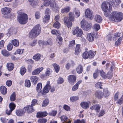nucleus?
I'll return each instance as SVG.
<instances>
[{
    "label": "nucleus",
    "instance_id": "nucleus-1",
    "mask_svg": "<svg viewBox=\"0 0 123 123\" xmlns=\"http://www.w3.org/2000/svg\"><path fill=\"white\" fill-rule=\"evenodd\" d=\"M68 16V17H66L64 18L63 21L64 25L68 28L72 27V22L74 21L75 18L74 13L72 12H69Z\"/></svg>",
    "mask_w": 123,
    "mask_h": 123
},
{
    "label": "nucleus",
    "instance_id": "nucleus-2",
    "mask_svg": "<svg viewBox=\"0 0 123 123\" xmlns=\"http://www.w3.org/2000/svg\"><path fill=\"white\" fill-rule=\"evenodd\" d=\"M41 31L40 25L39 24L36 25L29 32V36L32 38L36 37L40 34Z\"/></svg>",
    "mask_w": 123,
    "mask_h": 123
},
{
    "label": "nucleus",
    "instance_id": "nucleus-3",
    "mask_svg": "<svg viewBox=\"0 0 123 123\" xmlns=\"http://www.w3.org/2000/svg\"><path fill=\"white\" fill-rule=\"evenodd\" d=\"M123 18V14L121 12H114L111 13L110 19L112 21L116 22L120 21Z\"/></svg>",
    "mask_w": 123,
    "mask_h": 123
},
{
    "label": "nucleus",
    "instance_id": "nucleus-4",
    "mask_svg": "<svg viewBox=\"0 0 123 123\" xmlns=\"http://www.w3.org/2000/svg\"><path fill=\"white\" fill-rule=\"evenodd\" d=\"M17 20L21 24L24 25L26 24L28 21L27 15L22 12H19L18 14Z\"/></svg>",
    "mask_w": 123,
    "mask_h": 123
},
{
    "label": "nucleus",
    "instance_id": "nucleus-5",
    "mask_svg": "<svg viewBox=\"0 0 123 123\" xmlns=\"http://www.w3.org/2000/svg\"><path fill=\"white\" fill-rule=\"evenodd\" d=\"M43 4L45 6H49L51 9H54L58 8L56 2L53 0H42Z\"/></svg>",
    "mask_w": 123,
    "mask_h": 123
},
{
    "label": "nucleus",
    "instance_id": "nucleus-6",
    "mask_svg": "<svg viewBox=\"0 0 123 123\" xmlns=\"http://www.w3.org/2000/svg\"><path fill=\"white\" fill-rule=\"evenodd\" d=\"M81 28L84 30L87 31L91 29L92 26V24L88 23L85 19H82L80 23Z\"/></svg>",
    "mask_w": 123,
    "mask_h": 123
},
{
    "label": "nucleus",
    "instance_id": "nucleus-7",
    "mask_svg": "<svg viewBox=\"0 0 123 123\" xmlns=\"http://www.w3.org/2000/svg\"><path fill=\"white\" fill-rule=\"evenodd\" d=\"M51 88V85L49 81H48L46 82V84L44 87L42 91H40L41 95L43 97L45 96L46 94L49 92Z\"/></svg>",
    "mask_w": 123,
    "mask_h": 123
},
{
    "label": "nucleus",
    "instance_id": "nucleus-8",
    "mask_svg": "<svg viewBox=\"0 0 123 123\" xmlns=\"http://www.w3.org/2000/svg\"><path fill=\"white\" fill-rule=\"evenodd\" d=\"M76 75H70L68 76L67 79L69 83L71 85H73L76 82Z\"/></svg>",
    "mask_w": 123,
    "mask_h": 123
},
{
    "label": "nucleus",
    "instance_id": "nucleus-9",
    "mask_svg": "<svg viewBox=\"0 0 123 123\" xmlns=\"http://www.w3.org/2000/svg\"><path fill=\"white\" fill-rule=\"evenodd\" d=\"M83 32L81 29H79L77 26L76 27L72 32V34L74 35L76 34L77 37H80L83 34Z\"/></svg>",
    "mask_w": 123,
    "mask_h": 123
},
{
    "label": "nucleus",
    "instance_id": "nucleus-10",
    "mask_svg": "<svg viewBox=\"0 0 123 123\" xmlns=\"http://www.w3.org/2000/svg\"><path fill=\"white\" fill-rule=\"evenodd\" d=\"M85 16L86 18H89L91 20L93 19V17L92 12L89 9H87L86 10Z\"/></svg>",
    "mask_w": 123,
    "mask_h": 123
},
{
    "label": "nucleus",
    "instance_id": "nucleus-11",
    "mask_svg": "<svg viewBox=\"0 0 123 123\" xmlns=\"http://www.w3.org/2000/svg\"><path fill=\"white\" fill-rule=\"evenodd\" d=\"M24 110L25 112L28 113H31L34 111L35 110L33 108V107L31 105H27L24 108Z\"/></svg>",
    "mask_w": 123,
    "mask_h": 123
},
{
    "label": "nucleus",
    "instance_id": "nucleus-12",
    "mask_svg": "<svg viewBox=\"0 0 123 123\" xmlns=\"http://www.w3.org/2000/svg\"><path fill=\"white\" fill-rule=\"evenodd\" d=\"M48 113L45 111L43 112H38L37 113L36 117L37 118H43L47 116Z\"/></svg>",
    "mask_w": 123,
    "mask_h": 123
},
{
    "label": "nucleus",
    "instance_id": "nucleus-13",
    "mask_svg": "<svg viewBox=\"0 0 123 123\" xmlns=\"http://www.w3.org/2000/svg\"><path fill=\"white\" fill-rule=\"evenodd\" d=\"M94 95L96 98L98 99H101L104 97V94L102 91L99 90L95 91Z\"/></svg>",
    "mask_w": 123,
    "mask_h": 123
},
{
    "label": "nucleus",
    "instance_id": "nucleus-14",
    "mask_svg": "<svg viewBox=\"0 0 123 123\" xmlns=\"http://www.w3.org/2000/svg\"><path fill=\"white\" fill-rule=\"evenodd\" d=\"M107 2L104 1L101 4V8L102 10L104 12H110L111 9H109L107 5Z\"/></svg>",
    "mask_w": 123,
    "mask_h": 123
},
{
    "label": "nucleus",
    "instance_id": "nucleus-15",
    "mask_svg": "<svg viewBox=\"0 0 123 123\" xmlns=\"http://www.w3.org/2000/svg\"><path fill=\"white\" fill-rule=\"evenodd\" d=\"M100 108L101 106L100 105L98 104L94 105L90 107L91 110H95L96 112L97 113L99 112Z\"/></svg>",
    "mask_w": 123,
    "mask_h": 123
},
{
    "label": "nucleus",
    "instance_id": "nucleus-16",
    "mask_svg": "<svg viewBox=\"0 0 123 123\" xmlns=\"http://www.w3.org/2000/svg\"><path fill=\"white\" fill-rule=\"evenodd\" d=\"M87 38L88 41L90 42L94 41L95 36V34L92 33H89L87 34Z\"/></svg>",
    "mask_w": 123,
    "mask_h": 123
},
{
    "label": "nucleus",
    "instance_id": "nucleus-17",
    "mask_svg": "<svg viewBox=\"0 0 123 123\" xmlns=\"http://www.w3.org/2000/svg\"><path fill=\"white\" fill-rule=\"evenodd\" d=\"M43 67L37 68L32 72V74L34 75L39 74L43 70Z\"/></svg>",
    "mask_w": 123,
    "mask_h": 123
},
{
    "label": "nucleus",
    "instance_id": "nucleus-18",
    "mask_svg": "<svg viewBox=\"0 0 123 123\" xmlns=\"http://www.w3.org/2000/svg\"><path fill=\"white\" fill-rule=\"evenodd\" d=\"M90 103L89 101L86 102H81L80 105L81 107L84 109H86L89 107V104Z\"/></svg>",
    "mask_w": 123,
    "mask_h": 123
},
{
    "label": "nucleus",
    "instance_id": "nucleus-19",
    "mask_svg": "<svg viewBox=\"0 0 123 123\" xmlns=\"http://www.w3.org/2000/svg\"><path fill=\"white\" fill-rule=\"evenodd\" d=\"M81 80H80L77 82L73 86L72 90L73 91H75L78 88L79 85L82 82Z\"/></svg>",
    "mask_w": 123,
    "mask_h": 123
},
{
    "label": "nucleus",
    "instance_id": "nucleus-20",
    "mask_svg": "<svg viewBox=\"0 0 123 123\" xmlns=\"http://www.w3.org/2000/svg\"><path fill=\"white\" fill-rule=\"evenodd\" d=\"M61 121H63V122L62 123H71V121L70 119H68V121L67 122L68 119L67 117L66 116L63 115L60 117Z\"/></svg>",
    "mask_w": 123,
    "mask_h": 123
},
{
    "label": "nucleus",
    "instance_id": "nucleus-21",
    "mask_svg": "<svg viewBox=\"0 0 123 123\" xmlns=\"http://www.w3.org/2000/svg\"><path fill=\"white\" fill-rule=\"evenodd\" d=\"M1 11L2 14L4 15L9 14L11 12L10 8L6 7L2 8Z\"/></svg>",
    "mask_w": 123,
    "mask_h": 123
},
{
    "label": "nucleus",
    "instance_id": "nucleus-22",
    "mask_svg": "<svg viewBox=\"0 0 123 123\" xmlns=\"http://www.w3.org/2000/svg\"><path fill=\"white\" fill-rule=\"evenodd\" d=\"M42 87V84L41 83H37L36 87V91L38 93L39 95H41V93L40 91H42L41 90Z\"/></svg>",
    "mask_w": 123,
    "mask_h": 123
},
{
    "label": "nucleus",
    "instance_id": "nucleus-23",
    "mask_svg": "<svg viewBox=\"0 0 123 123\" xmlns=\"http://www.w3.org/2000/svg\"><path fill=\"white\" fill-rule=\"evenodd\" d=\"M41 55L39 53H36L32 57L33 59L36 61H39L41 60Z\"/></svg>",
    "mask_w": 123,
    "mask_h": 123
},
{
    "label": "nucleus",
    "instance_id": "nucleus-24",
    "mask_svg": "<svg viewBox=\"0 0 123 123\" xmlns=\"http://www.w3.org/2000/svg\"><path fill=\"white\" fill-rule=\"evenodd\" d=\"M32 83L34 85H36L37 83L39 78L36 76H32L30 78Z\"/></svg>",
    "mask_w": 123,
    "mask_h": 123
},
{
    "label": "nucleus",
    "instance_id": "nucleus-25",
    "mask_svg": "<svg viewBox=\"0 0 123 123\" xmlns=\"http://www.w3.org/2000/svg\"><path fill=\"white\" fill-rule=\"evenodd\" d=\"M113 77V73L112 71H108L107 74H105L104 79H112Z\"/></svg>",
    "mask_w": 123,
    "mask_h": 123
},
{
    "label": "nucleus",
    "instance_id": "nucleus-26",
    "mask_svg": "<svg viewBox=\"0 0 123 123\" xmlns=\"http://www.w3.org/2000/svg\"><path fill=\"white\" fill-rule=\"evenodd\" d=\"M6 67L8 71H11L13 69L14 67V64L13 63H7Z\"/></svg>",
    "mask_w": 123,
    "mask_h": 123
},
{
    "label": "nucleus",
    "instance_id": "nucleus-27",
    "mask_svg": "<svg viewBox=\"0 0 123 123\" xmlns=\"http://www.w3.org/2000/svg\"><path fill=\"white\" fill-rule=\"evenodd\" d=\"M71 9L70 7L69 6H67L66 7L63 8L61 9V12L62 13H67L69 12Z\"/></svg>",
    "mask_w": 123,
    "mask_h": 123
},
{
    "label": "nucleus",
    "instance_id": "nucleus-28",
    "mask_svg": "<svg viewBox=\"0 0 123 123\" xmlns=\"http://www.w3.org/2000/svg\"><path fill=\"white\" fill-rule=\"evenodd\" d=\"M0 90L1 93L5 95L7 93V89L4 86H1L0 87Z\"/></svg>",
    "mask_w": 123,
    "mask_h": 123
},
{
    "label": "nucleus",
    "instance_id": "nucleus-29",
    "mask_svg": "<svg viewBox=\"0 0 123 123\" xmlns=\"http://www.w3.org/2000/svg\"><path fill=\"white\" fill-rule=\"evenodd\" d=\"M25 111L22 109L17 110L16 111V115L19 116H21L23 115L25 113Z\"/></svg>",
    "mask_w": 123,
    "mask_h": 123
},
{
    "label": "nucleus",
    "instance_id": "nucleus-30",
    "mask_svg": "<svg viewBox=\"0 0 123 123\" xmlns=\"http://www.w3.org/2000/svg\"><path fill=\"white\" fill-rule=\"evenodd\" d=\"M83 66L81 64H79L76 68V70L77 72L79 74L81 73L83 71Z\"/></svg>",
    "mask_w": 123,
    "mask_h": 123
},
{
    "label": "nucleus",
    "instance_id": "nucleus-31",
    "mask_svg": "<svg viewBox=\"0 0 123 123\" xmlns=\"http://www.w3.org/2000/svg\"><path fill=\"white\" fill-rule=\"evenodd\" d=\"M95 19L97 22L99 23H101L102 20V17L100 15H98L95 16Z\"/></svg>",
    "mask_w": 123,
    "mask_h": 123
},
{
    "label": "nucleus",
    "instance_id": "nucleus-32",
    "mask_svg": "<svg viewBox=\"0 0 123 123\" xmlns=\"http://www.w3.org/2000/svg\"><path fill=\"white\" fill-rule=\"evenodd\" d=\"M80 44H77L76 45L75 51L74 52V54L76 55H78L80 53Z\"/></svg>",
    "mask_w": 123,
    "mask_h": 123
},
{
    "label": "nucleus",
    "instance_id": "nucleus-33",
    "mask_svg": "<svg viewBox=\"0 0 123 123\" xmlns=\"http://www.w3.org/2000/svg\"><path fill=\"white\" fill-rule=\"evenodd\" d=\"M104 92V95L105 97L106 98H107L109 95L110 93L109 92L107 88H105L103 90Z\"/></svg>",
    "mask_w": 123,
    "mask_h": 123
},
{
    "label": "nucleus",
    "instance_id": "nucleus-34",
    "mask_svg": "<svg viewBox=\"0 0 123 123\" xmlns=\"http://www.w3.org/2000/svg\"><path fill=\"white\" fill-rule=\"evenodd\" d=\"M89 58L90 59L93 58L96 54V53L92 50L88 51Z\"/></svg>",
    "mask_w": 123,
    "mask_h": 123
},
{
    "label": "nucleus",
    "instance_id": "nucleus-35",
    "mask_svg": "<svg viewBox=\"0 0 123 123\" xmlns=\"http://www.w3.org/2000/svg\"><path fill=\"white\" fill-rule=\"evenodd\" d=\"M2 54L4 56L8 57L10 55L9 52L6 49H3L1 51Z\"/></svg>",
    "mask_w": 123,
    "mask_h": 123
},
{
    "label": "nucleus",
    "instance_id": "nucleus-36",
    "mask_svg": "<svg viewBox=\"0 0 123 123\" xmlns=\"http://www.w3.org/2000/svg\"><path fill=\"white\" fill-rule=\"evenodd\" d=\"M11 43L15 47H18L19 45V42L18 40L15 39L12 40Z\"/></svg>",
    "mask_w": 123,
    "mask_h": 123
},
{
    "label": "nucleus",
    "instance_id": "nucleus-37",
    "mask_svg": "<svg viewBox=\"0 0 123 123\" xmlns=\"http://www.w3.org/2000/svg\"><path fill=\"white\" fill-rule=\"evenodd\" d=\"M50 18V16L49 14L45 15L43 19V22L45 23L49 22Z\"/></svg>",
    "mask_w": 123,
    "mask_h": 123
},
{
    "label": "nucleus",
    "instance_id": "nucleus-38",
    "mask_svg": "<svg viewBox=\"0 0 123 123\" xmlns=\"http://www.w3.org/2000/svg\"><path fill=\"white\" fill-rule=\"evenodd\" d=\"M16 106V105H15L14 103L13 102L10 103L9 105V108L12 111L15 109Z\"/></svg>",
    "mask_w": 123,
    "mask_h": 123
},
{
    "label": "nucleus",
    "instance_id": "nucleus-39",
    "mask_svg": "<svg viewBox=\"0 0 123 123\" xmlns=\"http://www.w3.org/2000/svg\"><path fill=\"white\" fill-rule=\"evenodd\" d=\"M26 71V69L24 66L20 68V73L22 75H23Z\"/></svg>",
    "mask_w": 123,
    "mask_h": 123
},
{
    "label": "nucleus",
    "instance_id": "nucleus-40",
    "mask_svg": "<svg viewBox=\"0 0 123 123\" xmlns=\"http://www.w3.org/2000/svg\"><path fill=\"white\" fill-rule=\"evenodd\" d=\"M53 66L54 67L56 73H58L59 71L60 67L59 65L56 63L53 64Z\"/></svg>",
    "mask_w": 123,
    "mask_h": 123
},
{
    "label": "nucleus",
    "instance_id": "nucleus-41",
    "mask_svg": "<svg viewBox=\"0 0 123 123\" xmlns=\"http://www.w3.org/2000/svg\"><path fill=\"white\" fill-rule=\"evenodd\" d=\"M16 93L15 92H13L12 94L10 97V99L11 101H13L16 100Z\"/></svg>",
    "mask_w": 123,
    "mask_h": 123
},
{
    "label": "nucleus",
    "instance_id": "nucleus-42",
    "mask_svg": "<svg viewBox=\"0 0 123 123\" xmlns=\"http://www.w3.org/2000/svg\"><path fill=\"white\" fill-rule=\"evenodd\" d=\"M82 57L83 58L86 59L89 58L88 51H86L82 54Z\"/></svg>",
    "mask_w": 123,
    "mask_h": 123
},
{
    "label": "nucleus",
    "instance_id": "nucleus-43",
    "mask_svg": "<svg viewBox=\"0 0 123 123\" xmlns=\"http://www.w3.org/2000/svg\"><path fill=\"white\" fill-rule=\"evenodd\" d=\"M98 73H99L100 75L102 78H104L105 75V73L104 72V71L102 69H98Z\"/></svg>",
    "mask_w": 123,
    "mask_h": 123
},
{
    "label": "nucleus",
    "instance_id": "nucleus-44",
    "mask_svg": "<svg viewBox=\"0 0 123 123\" xmlns=\"http://www.w3.org/2000/svg\"><path fill=\"white\" fill-rule=\"evenodd\" d=\"M25 86L27 87H30L31 85L30 81L29 80H26L25 81Z\"/></svg>",
    "mask_w": 123,
    "mask_h": 123
},
{
    "label": "nucleus",
    "instance_id": "nucleus-45",
    "mask_svg": "<svg viewBox=\"0 0 123 123\" xmlns=\"http://www.w3.org/2000/svg\"><path fill=\"white\" fill-rule=\"evenodd\" d=\"M49 100L48 99H45L43 102L42 105V106L43 107H45L47 106L49 103Z\"/></svg>",
    "mask_w": 123,
    "mask_h": 123
},
{
    "label": "nucleus",
    "instance_id": "nucleus-46",
    "mask_svg": "<svg viewBox=\"0 0 123 123\" xmlns=\"http://www.w3.org/2000/svg\"><path fill=\"white\" fill-rule=\"evenodd\" d=\"M57 113L56 111L52 110L49 113V115L52 116H55Z\"/></svg>",
    "mask_w": 123,
    "mask_h": 123
},
{
    "label": "nucleus",
    "instance_id": "nucleus-47",
    "mask_svg": "<svg viewBox=\"0 0 123 123\" xmlns=\"http://www.w3.org/2000/svg\"><path fill=\"white\" fill-rule=\"evenodd\" d=\"M75 45V41L74 40H73L69 41L68 46L70 47L73 48Z\"/></svg>",
    "mask_w": 123,
    "mask_h": 123
},
{
    "label": "nucleus",
    "instance_id": "nucleus-48",
    "mask_svg": "<svg viewBox=\"0 0 123 123\" xmlns=\"http://www.w3.org/2000/svg\"><path fill=\"white\" fill-rule=\"evenodd\" d=\"M38 44L40 47H43L44 46H46L45 42L42 40H40L38 41Z\"/></svg>",
    "mask_w": 123,
    "mask_h": 123
},
{
    "label": "nucleus",
    "instance_id": "nucleus-49",
    "mask_svg": "<svg viewBox=\"0 0 123 123\" xmlns=\"http://www.w3.org/2000/svg\"><path fill=\"white\" fill-rule=\"evenodd\" d=\"M45 45H52L53 44L52 41L51 39H49L45 42Z\"/></svg>",
    "mask_w": 123,
    "mask_h": 123
},
{
    "label": "nucleus",
    "instance_id": "nucleus-50",
    "mask_svg": "<svg viewBox=\"0 0 123 123\" xmlns=\"http://www.w3.org/2000/svg\"><path fill=\"white\" fill-rule=\"evenodd\" d=\"M60 24L57 21H56L53 24V27L57 29L60 28Z\"/></svg>",
    "mask_w": 123,
    "mask_h": 123
},
{
    "label": "nucleus",
    "instance_id": "nucleus-51",
    "mask_svg": "<svg viewBox=\"0 0 123 123\" xmlns=\"http://www.w3.org/2000/svg\"><path fill=\"white\" fill-rule=\"evenodd\" d=\"M98 69L97 68L95 70L93 74V78L96 79L98 76L99 73L98 72Z\"/></svg>",
    "mask_w": 123,
    "mask_h": 123
},
{
    "label": "nucleus",
    "instance_id": "nucleus-52",
    "mask_svg": "<svg viewBox=\"0 0 123 123\" xmlns=\"http://www.w3.org/2000/svg\"><path fill=\"white\" fill-rule=\"evenodd\" d=\"M102 83L100 82H99L96 83L95 85V87L96 88H99L100 89H103V88L102 87Z\"/></svg>",
    "mask_w": 123,
    "mask_h": 123
},
{
    "label": "nucleus",
    "instance_id": "nucleus-53",
    "mask_svg": "<svg viewBox=\"0 0 123 123\" xmlns=\"http://www.w3.org/2000/svg\"><path fill=\"white\" fill-rule=\"evenodd\" d=\"M71 64L69 63H68L65 65V67L67 69L69 70L70 68L71 65L72 64L74 65V62L73 61H71Z\"/></svg>",
    "mask_w": 123,
    "mask_h": 123
},
{
    "label": "nucleus",
    "instance_id": "nucleus-54",
    "mask_svg": "<svg viewBox=\"0 0 123 123\" xmlns=\"http://www.w3.org/2000/svg\"><path fill=\"white\" fill-rule=\"evenodd\" d=\"M79 98V97L78 96H73L70 97V99L71 101L73 102L78 100Z\"/></svg>",
    "mask_w": 123,
    "mask_h": 123
},
{
    "label": "nucleus",
    "instance_id": "nucleus-55",
    "mask_svg": "<svg viewBox=\"0 0 123 123\" xmlns=\"http://www.w3.org/2000/svg\"><path fill=\"white\" fill-rule=\"evenodd\" d=\"M51 32L54 35L57 36L59 35V32L54 29L52 30Z\"/></svg>",
    "mask_w": 123,
    "mask_h": 123
},
{
    "label": "nucleus",
    "instance_id": "nucleus-56",
    "mask_svg": "<svg viewBox=\"0 0 123 123\" xmlns=\"http://www.w3.org/2000/svg\"><path fill=\"white\" fill-rule=\"evenodd\" d=\"M121 41L122 39L121 37H119L118 39L117 40L116 42L115 46L117 47L120 45L121 44Z\"/></svg>",
    "mask_w": 123,
    "mask_h": 123
},
{
    "label": "nucleus",
    "instance_id": "nucleus-57",
    "mask_svg": "<svg viewBox=\"0 0 123 123\" xmlns=\"http://www.w3.org/2000/svg\"><path fill=\"white\" fill-rule=\"evenodd\" d=\"M94 29L97 31H98L100 28V25L98 24H96L93 26Z\"/></svg>",
    "mask_w": 123,
    "mask_h": 123
},
{
    "label": "nucleus",
    "instance_id": "nucleus-58",
    "mask_svg": "<svg viewBox=\"0 0 123 123\" xmlns=\"http://www.w3.org/2000/svg\"><path fill=\"white\" fill-rule=\"evenodd\" d=\"M47 121V119L45 118L39 119L38 120V123H45Z\"/></svg>",
    "mask_w": 123,
    "mask_h": 123
},
{
    "label": "nucleus",
    "instance_id": "nucleus-59",
    "mask_svg": "<svg viewBox=\"0 0 123 123\" xmlns=\"http://www.w3.org/2000/svg\"><path fill=\"white\" fill-rule=\"evenodd\" d=\"M75 15V17L77 18L79 17L80 15V11L78 10H76L74 12Z\"/></svg>",
    "mask_w": 123,
    "mask_h": 123
},
{
    "label": "nucleus",
    "instance_id": "nucleus-60",
    "mask_svg": "<svg viewBox=\"0 0 123 123\" xmlns=\"http://www.w3.org/2000/svg\"><path fill=\"white\" fill-rule=\"evenodd\" d=\"M57 42L60 45H61L62 44V38L61 36H59L58 37V39L57 40Z\"/></svg>",
    "mask_w": 123,
    "mask_h": 123
},
{
    "label": "nucleus",
    "instance_id": "nucleus-61",
    "mask_svg": "<svg viewBox=\"0 0 123 123\" xmlns=\"http://www.w3.org/2000/svg\"><path fill=\"white\" fill-rule=\"evenodd\" d=\"M37 100L36 99H34L32 100L31 102V105L33 107L35 105L37 104Z\"/></svg>",
    "mask_w": 123,
    "mask_h": 123
},
{
    "label": "nucleus",
    "instance_id": "nucleus-62",
    "mask_svg": "<svg viewBox=\"0 0 123 123\" xmlns=\"http://www.w3.org/2000/svg\"><path fill=\"white\" fill-rule=\"evenodd\" d=\"M13 47L11 43H10L7 45V48L8 50L10 51L12 49Z\"/></svg>",
    "mask_w": 123,
    "mask_h": 123
},
{
    "label": "nucleus",
    "instance_id": "nucleus-63",
    "mask_svg": "<svg viewBox=\"0 0 123 123\" xmlns=\"http://www.w3.org/2000/svg\"><path fill=\"white\" fill-rule=\"evenodd\" d=\"M105 113V111L103 110H101L99 114L98 115V117H100L103 116Z\"/></svg>",
    "mask_w": 123,
    "mask_h": 123
},
{
    "label": "nucleus",
    "instance_id": "nucleus-64",
    "mask_svg": "<svg viewBox=\"0 0 123 123\" xmlns=\"http://www.w3.org/2000/svg\"><path fill=\"white\" fill-rule=\"evenodd\" d=\"M123 102V96L121 97L117 101V103L118 104L120 105H121Z\"/></svg>",
    "mask_w": 123,
    "mask_h": 123
}]
</instances>
